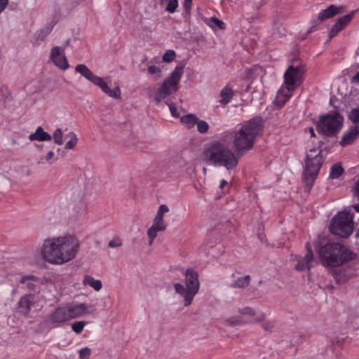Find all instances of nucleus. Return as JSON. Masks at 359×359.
I'll return each mask as SVG.
<instances>
[{
	"instance_id": "f257e3e1",
	"label": "nucleus",
	"mask_w": 359,
	"mask_h": 359,
	"mask_svg": "<svg viewBox=\"0 0 359 359\" xmlns=\"http://www.w3.org/2000/svg\"><path fill=\"white\" fill-rule=\"evenodd\" d=\"M80 242L73 235H65L44 241L41 254L45 260L53 264H62L74 259L79 250Z\"/></svg>"
},
{
	"instance_id": "f03ea898",
	"label": "nucleus",
	"mask_w": 359,
	"mask_h": 359,
	"mask_svg": "<svg viewBox=\"0 0 359 359\" xmlns=\"http://www.w3.org/2000/svg\"><path fill=\"white\" fill-rule=\"evenodd\" d=\"M264 128V119L257 116L241 123L239 128L233 132L226 131L220 134V139H233V147L237 156H243L252 149L257 137L261 135Z\"/></svg>"
},
{
	"instance_id": "7ed1b4c3",
	"label": "nucleus",
	"mask_w": 359,
	"mask_h": 359,
	"mask_svg": "<svg viewBox=\"0 0 359 359\" xmlns=\"http://www.w3.org/2000/svg\"><path fill=\"white\" fill-rule=\"evenodd\" d=\"M322 264L325 266H339L353 260L355 255L344 245L335 242L327 243L318 249Z\"/></svg>"
},
{
	"instance_id": "20e7f679",
	"label": "nucleus",
	"mask_w": 359,
	"mask_h": 359,
	"mask_svg": "<svg viewBox=\"0 0 359 359\" xmlns=\"http://www.w3.org/2000/svg\"><path fill=\"white\" fill-rule=\"evenodd\" d=\"M204 157L207 163L224 166L227 170L235 168L238 162L234 151L220 141L212 142L205 150Z\"/></svg>"
},
{
	"instance_id": "39448f33",
	"label": "nucleus",
	"mask_w": 359,
	"mask_h": 359,
	"mask_svg": "<svg viewBox=\"0 0 359 359\" xmlns=\"http://www.w3.org/2000/svg\"><path fill=\"white\" fill-rule=\"evenodd\" d=\"M343 122L344 118L338 112L328 113L320 116L316 121V130L326 137H333L340 132Z\"/></svg>"
},
{
	"instance_id": "423d86ee",
	"label": "nucleus",
	"mask_w": 359,
	"mask_h": 359,
	"mask_svg": "<svg viewBox=\"0 0 359 359\" xmlns=\"http://www.w3.org/2000/svg\"><path fill=\"white\" fill-rule=\"evenodd\" d=\"M316 151V149H310L306 156L303 182L308 189L312 187L324 162L322 151L313 156L312 153Z\"/></svg>"
},
{
	"instance_id": "0eeeda50",
	"label": "nucleus",
	"mask_w": 359,
	"mask_h": 359,
	"mask_svg": "<svg viewBox=\"0 0 359 359\" xmlns=\"http://www.w3.org/2000/svg\"><path fill=\"white\" fill-rule=\"evenodd\" d=\"M185 276L186 287L180 283H175L174 288L176 293L183 296L184 306H188L191 304L194 296L198 293L200 283L198 273L193 269H187Z\"/></svg>"
},
{
	"instance_id": "6e6552de",
	"label": "nucleus",
	"mask_w": 359,
	"mask_h": 359,
	"mask_svg": "<svg viewBox=\"0 0 359 359\" xmlns=\"http://www.w3.org/2000/svg\"><path fill=\"white\" fill-rule=\"evenodd\" d=\"M353 219L349 212H339L332 219L330 226L331 233L341 238H348L353 231Z\"/></svg>"
},
{
	"instance_id": "1a4fd4ad",
	"label": "nucleus",
	"mask_w": 359,
	"mask_h": 359,
	"mask_svg": "<svg viewBox=\"0 0 359 359\" xmlns=\"http://www.w3.org/2000/svg\"><path fill=\"white\" fill-rule=\"evenodd\" d=\"M75 71L81 74L94 85L100 87L108 96L114 99H121V90L118 86H116L113 90L110 89L107 83L105 82L102 77L95 75L86 65H77L75 67Z\"/></svg>"
},
{
	"instance_id": "9d476101",
	"label": "nucleus",
	"mask_w": 359,
	"mask_h": 359,
	"mask_svg": "<svg viewBox=\"0 0 359 359\" xmlns=\"http://www.w3.org/2000/svg\"><path fill=\"white\" fill-rule=\"evenodd\" d=\"M183 69L182 66H177L170 76L163 83L155 95V100L157 103L177 91V85L183 74Z\"/></svg>"
},
{
	"instance_id": "9b49d317",
	"label": "nucleus",
	"mask_w": 359,
	"mask_h": 359,
	"mask_svg": "<svg viewBox=\"0 0 359 359\" xmlns=\"http://www.w3.org/2000/svg\"><path fill=\"white\" fill-rule=\"evenodd\" d=\"M72 320L69 306H60L56 308L45 320V323L49 324L51 328L63 325L66 322Z\"/></svg>"
},
{
	"instance_id": "f8f14e48",
	"label": "nucleus",
	"mask_w": 359,
	"mask_h": 359,
	"mask_svg": "<svg viewBox=\"0 0 359 359\" xmlns=\"http://www.w3.org/2000/svg\"><path fill=\"white\" fill-rule=\"evenodd\" d=\"M304 71V65L301 62L296 65H290L283 75L285 85L291 87L292 86L295 88L300 84L301 79Z\"/></svg>"
},
{
	"instance_id": "ddd939ff",
	"label": "nucleus",
	"mask_w": 359,
	"mask_h": 359,
	"mask_svg": "<svg viewBox=\"0 0 359 359\" xmlns=\"http://www.w3.org/2000/svg\"><path fill=\"white\" fill-rule=\"evenodd\" d=\"M344 10L345 9L343 6L331 5L326 9L321 11L318 14V19L313 22V25H311L307 32L311 33L316 31L318 29V26L320 22L326 19L331 18L337 14L343 13Z\"/></svg>"
},
{
	"instance_id": "4468645a",
	"label": "nucleus",
	"mask_w": 359,
	"mask_h": 359,
	"mask_svg": "<svg viewBox=\"0 0 359 359\" xmlns=\"http://www.w3.org/2000/svg\"><path fill=\"white\" fill-rule=\"evenodd\" d=\"M65 47L55 46L50 51V59L54 65L58 68L66 70L69 68V65L67 57L65 55Z\"/></svg>"
},
{
	"instance_id": "2eb2a0df",
	"label": "nucleus",
	"mask_w": 359,
	"mask_h": 359,
	"mask_svg": "<svg viewBox=\"0 0 359 359\" xmlns=\"http://www.w3.org/2000/svg\"><path fill=\"white\" fill-rule=\"evenodd\" d=\"M36 301V296L35 294H25L19 299L17 304V312L24 316L28 315Z\"/></svg>"
},
{
	"instance_id": "dca6fc26",
	"label": "nucleus",
	"mask_w": 359,
	"mask_h": 359,
	"mask_svg": "<svg viewBox=\"0 0 359 359\" xmlns=\"http://www.w3.org/2000/svg\"><path fill=\"white\" fill-rule=\"evenodd\" d=\"M239 313L244 318L245 323H257L262 322L265 318L264 313H260L257 315L255 309L249 306L240 309Z\"/></svg>"
},
{
	"instance_id": "f3484780",
	"label": "nucleus",
	"mask_w": 359,
	"mask_h": 359,
	"mask_svg": "<svg viewBox=\"0 0 359 359\" xmlns=\"http://www.w3.org/2000/svg\"><path fill=\"white\" fill-rule=\"evenodd\" d=\"M67 305L69 306V311L72 319L81 317L85 314L91 313L95 310L94 306L88 305L85 303Z\"/></svg>"
},
{
	"instance_id": "a211bd4d",
	"label": "nucleus",
	"mask_w": 359,
	"mask_h": 359,
	"mask_svg": "<svg viewBox=\"0 0 359 359\" xmlns=\"http://www.w3.org/2000/svg\"><path fill=\"white\" fill-rule=\"evenodd\" d=\"M306 248L307 250L306 254L304 257L298 259L297 264L294 266L295 269L299 271L306 269L310 270L312 266L313 254L309 243H306Z\"/></svg>"
},
{
	"instance_id": "6ab92c4d",
	"label": "nucleus",
	"mask_w": 359,
	"mask_h": 359,
	"mask_svg": "<svg viewBox=\"0 0 359 359\" xmlns=\"http://www.w3.org/2000/svg\"><path fill=\"white\" fill-rule=\"evenodd\" d=\"M166 227L167 225L165 224L164 219L154 217L153 224L147 232L149 238V244L150 245L153 243L154 240L157 237L158 232L165 231Z\"/></svg>"
},
{
	"instance_id": "aec40b11",
	"label": "nucleus",
	"mask_w": 359,
	"mask_h": 359,
	"mask_svg": "<svg viewBox=\"0 0 359 359\" xmlns=\"http://www.w3.org/2000/svg\"><path fill=\"white\" fill-rule=\"evenodd\" d=\"M359 137V125L351 127L343 135L340 144L345 147L352 144Z\"/></svg>"
},
{
	"instance_id": "412c9836",
	"label": "nucleus",
	"mask_w": 359,
	"mask_h": 359,
	"mask_svg": "<svg viewBox=\"0 0 359 359\" xmlns=\"http://www.w3.org/2000/svg\"><path fill=\"white\" fill-rule=\"evenodd\" d=\"M39 278L33 275L22 276L19 280L20 284L25 285V288L29 292H35L37 286L35 282H39Z\"/></svg>"
},
{
	"instance_id": "4be33fe9",
	"label": "nucleus",
	"mask_w": 359,
	"mask_h": 359,
	"mask_svg": "<svg viewBox=\"0 0 359 359\" xmlns=\"http://www.w3.org/2000/svg\"><path fill=\"white\" fill-rule=\"evenodd\" d=\"M234 90L229 86H225L219 93V97L218 102L220 105L224 107L228 104L234 96Z\"/></svg>"
},
{
	"instance_id": "5701e85b",
	"label": "nucleus",
	"mask_w": 359,
	"mask_h": 359,
	"mask_svg": "<svg viewBox=\"0 0 359 359\" xmlns=\"http://www.w3.org/2000/svg\"><path fill=\"white\" fill-rule=\"evenodd\" d=\"M52 139V136L45 132L41 126H39L36 131L34 133H32L29 136V140L30 141H50Z\"/></svg>"
},
{
	"instance_id": "b1692460",
	"label": "nucleus",
	"mask_w": 359,
	"mask_h": 359,
	"mask_svg": "<svg viewBox=\"0 0 359 359\" xmlns=\"http://www.w3.org/2000/svg\"><path fill=\"white\" fill-rule=\"evenodd\" d=\"M294 90V87L285 85L278 91L277 95L278 102L283 105L287 100L292 96V93Z\"/></svg>"
},
{
	"instance_id": "393cba45",
	"label": "nucleus",
	"mask_w": 359,
	"mask_h": 359,
	"mask_svg": "<svg viewBox=\"0 0 359 359\" xmlns=\"http://www.w3.org/2000/svg\"><path fill=\"white\" fill-rule=\"evenodd\" d=\"M84 285H89L93 287L95 291H100L102 287V283L100 280H95L90 276H86L83 280Z\"/></svg>"
},
{
	"instance_id": "a878e982",
	"label": "nucleus",
	"mask_w": 359,
	"mask_h": 359,
	"mask_svg": "<svg viewBox=\"0 0 359 359\" xmlns=\"http://www.w3.org/2000/svg\"><path fill=\"white\" fill-rule=\"evenodd\" d=\"M250 279L251 278L249 275L245 276L244 277H241L231 284V287L245 288L249 285Z\"/></svg>"
},
{
	"instance_id": "bb28decb",
	"label": "nucleus",
	"mask_w": 359,
	"mask_h": 359,
	"mask_svg": "<svg viewBox=\"0 0 359 359\" xmlns=\"http://www.w3.org/2000/svg\"><path fill=\"white\" fill-rule=\"evenodd\" d=\"M182 123L185 124L188 128H193L197 123L198 118L193 114H189L180 118Z\"/></svg>"
},
{
	"instance_id": "cd10ccee",
	"label": "nucleus",
	"mask_w": 359,
	"mask_h": 359,
	"mask_svg": "<svg viewBox=\"0 0 359 359\" xmlns=\"http://www.w3.org/2000/svg\"><path fill=\"white\" fill-rule=\"evenodd\" d=\"M344 172V168L339 164H334L331 167L330 177L332 179L339 178Z\"/></svg>"
},
{
	"instance_id": "c85d7f7f",
	"label": "nucleus",
	"mask_w": 359,
	"mask_h": 359,
	"mask_svg": "<svg viewBox=\"0 0 359 359\" xmlns=\"http://www.w3.org/2000/svg\"><path fill=\"white\" fill-rule=\"evenodd\" d=\"M225 324L229 326H238L245 324L242 316H233L225 320Z\"/></svg>"
},
{
	"instance_id": "c756f323",
	"label": "nucleus",
	"mask_w": 359,
	"mask_h": 359,
	"mask_svg": "<svg viewBox=\"0 0 359 359\" xmlns=\"http://www.w3.org/2000/svg\"><path fill=\"white\" fill-rule=\"evenodd\" d=\"M66 137H69L70 140L65 144V148L66 149H72L76 145L78 142V138L74 133L70 132L66 135Z\"/></svg>"
},
{
	"instance_id": "7c9ffc66",
	"label": "nucleus",
	"mask_w": 359,
	"mask_h": 359,
	"mask_svg": "<svg viewBox=\"0 0 359 359\" xmlns=\"http://www.w3.org/2000/svg\"><path fill=\"white\" fill-rule=\"evenodd\" d=\"M207 24L212 28L218 27L221 29H224L225 24L222 20L216 18L215 16L211 17L208 19Z\"/></svg>"
},
{
	"instance_id": "2f4dec72",
	"label": "nucleus",
	"mask_w": 359,
	"mask_h": 359,
	"mask_svg": "<svg viewBox=\"0 0 359 359\" xmlns=\"http://www.w3.org/2000/svg\"><path fill=\"white\" fill-rule=\"evenodd\" d=\"M353 14H354V12L352 11L341 18H339L336 23L338 24L339 25H340L341 27H342V29L351 20V19L353 18Z\"/></svg>"
},
{
	"instance_id": "473e14b6",
	"label": "nucleus",
	"mask_w": 359,
	"mask_h": 359,
	"mask_svg": "<svg viewBox=\"0 0 359 359\" xmlns=\"http://www.w3.org/2000/svg\"><path fill=\"white\" fill-rule=\"evenodd\" d=\"M348 117L353 123H359V106L353 108L349 112Z\"/></svg>"
},
{
	"instance_id": "72a5a7b5",
	"label": "nucleus",
	"mask_w": 359,
	"mask_h": 359,
	"mask_svg": "<svg viewBox=\"0 0 359 359\" xmlns=\"http://www.w3.org/2000/svg\"><path fill=\"white\" fill-rule=\"evenodd\" d=\"M196 125L197 126V130L200 133H205L209 129L208 123L205 121L200 120L198 118Z\"/></svg>"
},
{
	"instance_id": "f704fd0d",
	"label": "nucleus",
	"mask_w": 359,
	"mask_h": 359,
	"mask_svg": "<svg viewBox=\"0 0 359 359\" xmlns=\"http://www.w3.org/2000/svg\"><path fill=\"white\" fill-rule=\"evenodd\" d=\"M53 137L54 142L57 144L62 145L64 143L63 133L60 128H57L55 130Z\"/></svg>"
},
{
	"instance_id": "c9c22d12",
	"label": "nucleus",
	"mask_w": 359,
	"mask_h": 359,
	"mask_svg": "<svg viewBox=\"0 0 359 359\" xmlns=\"http://www.w3.org/2000/svg\"><path fill=\"white\" fill-rule=\"evenodd\" d=\"M87 324L86 321L75 322L72 325V330L76 334H80L83 330L84 326Z\"/></svg>"
},
{
	"instance_id": "e433bc0d",
	"label": "nucleus",
	"mask_w": 359,
	"mask_h": 359,
	"mask_svg": "<svg viewBox=\"0 0 359 359\" xmlns=\"http://www.w3.org/2000/svg\"><path fill=\"white\" fill-rule=\"evenodd\" d=\"M0 93H1V97L3 98V100L5 102L7 101H10L11 100V93L6 86H1Z\"/></svg>"
},
{
	"instance_id": "4c0bfd02",
	"label": "nucleus",
	"mask_w": 359,
	"mask_h": 359,
	"mask_svg": "<svg viewBox=\"0 0 359 359\" xmlns=\"http://www.w3.org/2000/svg\"><path fill=\"white\" fill-rule=\"evenodd\" d=\"M165 104L168 106L170 113L172 116L178 118L180 114L178 112L175 104L172 102L166 101Z\"/></svg>"
},
{
	"instance_id": "58836bf2",
	"label": "nucleus",
	"mask_w": 359,
	"mask_h": 359,
	"mask_svg": "<svg viewBox=\"0 0 359 359\" xmlns=\"http://www.w3.org/2000/svg\"><path fill=\"white\" fill-rule=\"evenodd\" d=\"M169 211V208L166 205H161L158 208V210L157 211L156 218H158L161 219H163V215L165 213L168 212Z\"/></svg>"
},
{
	"instance_id": "ea45409f",
	"label": "nucleus",
	"mask_w": 359,
	"mask_h": 359,
	"mask_svg": "<svg viewBox=\"0 0 359 359\" xmlns=\"http://www.w3.org/2000/svg\"><path fill=\"white\" fill-rule=\"evenodd\" d=\"M178 7V1L177 0H170L166 8L165 11L169 13H174L176 11V8Z\"/></svg>"
},
{
	"instance_id": "a19ab883",
	"label": "nucleus",
	"mask_w": 359,
	"mask_h": 359,
	"mask_svg": "<svg viewBox=\"0 0 359 359\" xmlns=\"http://www.w3.org/2000/svg\"><path fill=\"white\" fill-rule=\"evenodd\" d=\"M175 57V53L172 50H168L165 52L163 57V61L166 62H170L174 60Z\"/></svg>"
},
{
	"instance_id": "79ce46f5",
	"label": "nucleus",
	"mask_w": 359,
	"mask_h": 359,
	"mask_svg": "<svg viewBox=\"0 0 359 359\" xmlns=\"http://www.w3.org/2000/svg\"><path fill=\"white\" fill-rule=\"evenodd\" d=\"M91 354V350L88 348H83L79 351V357L81 359H88Z\"/></svg>"
},
{
	"instance_id": "37998d69",
	"label": "nucleus",
	"mask_w": 359,
	"mask_h": 359,
	"mask_svg": "<svg viewBox=\"0 0 359 359\" xmlns=\"http://www.w3.org/2000/svg\"><path fill=\"white\" fill-rule=\"evenodd\" d=\"M121 245H122V240L118 237L113 238L108 243V246L111 248L119 247Z\"/></svg>"
},
{
	"instance_id": "c03bdc74",
	"label": "nucleus",
	"mask_w": 359,
	"mask_h": 359,
	"mask_svg": "<svg viewBox=\"0 0 359 359\" xmlns=\"http://www.w3.org/2000/svg\"><path fill=\"white\" fill-rule=\"evenodd\" d=\"M46 36H45L44 34H43V32L41 31H39L35 36L34 44L39 46L41 44V42L44 41Z\"/></svg>"
},
{
	"instance_id": "a18cd8bd",
	"label": "nucleus",
	"mask_w": 359,
	"mask_h": 359,
	"mask_svg": "<svg viewBox=\"0 0 359 359\" xmlns=\"http://www.w3.org/2000/svg\"><path fill=\"white\" fill-rule=\"evenodd\" d=\"M193 0H184L183 7L187 13H189L192 6Z\"/></svg>"
},
{
	"instance_id": "49530a36",
	"label": "nucleus",
	"mask_w": 359,
	"mask_h": 359,
	"mask_svg": "<svg viewBox=\"0 0 359 359\" xmlns=\"http://www.w3.org/2000/svg\"><path fill=\"white\" fill-rule=\"evenodd\" d=\"M161 70L160 67L156 66V65H151L148 67V72L150 74H159L161 73Z\"/></svg>"
},
{
	"instance_id": "de8ad7c7",
	"label": "nucleus",
	"mask_w": 359,
	"mask_h": 359,
	"mask_svg": "<svg viewBox=\"0 0 359 359\" xmlns=\"http://www.w3.org/2000/svg\"><path fill=\"white\" fill-rule=\"evenodd\" d=\"M262 327L266 331H271V330L274 327V324L273 322H270V321L264 322L262 323Z\"/></svg>"
},
{
	"instance_id": "09e8293b",
	"label": "nucleus",
	"mask_w": 359,
	"mask_h": 359,
	"mask_svg": "<svg viewBox=\"0 0 359 359\" xmlns=\"http://www.w3.org/2000/svg\"><path fill=\"white\" fill-rule=\"evenodd\" d=\"M353 195L359 199V178L353 188Z\"/></svg>"
},
{
	"instance_id": "8fccbe9b",
	"label": "nucleus",
	"mask_w": 359,
	"mask_h": 359,
	"mask_svg": "<svg viewBox=\"0 0 359 359\" xmlns=\"http://www.w3.org/2000/svg\"><path fill=\"white\" fill-rule=\"evenodd\" d=\"M52 28L51 27H44L43 29H41L40 31L43 32V34L45 35V36H47L50 32H51Z\"/></svg>"
},
{
	"instance_id": "3c124183",
	"label": "nucleus",
	"mask_w": 359,
	"mask_h": 359,
	"mask_svg": "<svg viewBox=\"0 0 359 359\" xmlns=\"http://www.w3.org/2000/svg\"><path fill=\"white\" fill-rule=\"evenodd\" d=\"M351 82L353 83H359V72H358L352 78Z\"/></svg>"
},
{
	"instance_id": "603ef678",
	"label": "nucleus",
	"mask_w": 359,
	"mask_h": 359,
	"mask_svg": "<svg viewBox=\"0 0 359 359\" xmlns=\"http://www.w3.org/2000/svg\"><path fill=\"white\" fill-rule=\"evenodd\" d=\"M339 32H337L336 29H334L333 27H332L331 30L329 32V38L330 39L333 38L334 36H336Z\"/></svg>"
},
{
	"instance_id": "864d4df0",
	"label": "nucleus",
	"mask_w": 359,
	"mask_h": 359,
	"mask_svg": "<svg viewBox=\"0 0 359 359\" xmlns=\"http://www.w3.org/2000/svg\"><path fill=\"white\" fill-rule=\"evenodd\" d=\"M53 156H54V152L53 151H50L46 156V160L50 161Z\"/></svg>"
},
{
	"instance_id": "5fc2aeb1",
	"label": "nucleus",
	"mask_w": 359,
	"mask_h": 359,
	"mask_svg": "<svg viewBox=\"0 0 359 359\" xmlns=\"http://www.w3.org/2000/svg\"><path fill=\"white\" fill-rule=\"evenodd\" d=\"M8 6V4L0 2V14L5 10L6 6Z\"/></svg>"
},
{
	"instance_id": "6e6d98bb",
	"label": "nucleus",
	"mask_w": 359,
	"mask_h": 359,
	"mask_svg": "<svg viewBox=\"0 0 359 359\" xmlns=\"http://www.w3.org/2000/svg\"><path fill=\"white\" fill-rule=\"evenodd\" d=\"M334 29L337 30V32H340L342 29V27H340L338 24L335 22V24L332 27Z\"/></svg>"
},
{
	"instance_id": "4d7b16f0",
	"label": "nucleus",
	"mask_w": 359,
	"mask_h": 359,
	"mask_svg": "<svg viewBox=\"0 0 359 359\" xmlns=\"http://www.w3.org/2000/svg\"><path fill=\"white\" fill-rule=\"evenodd\" d=\"M227 184V182L225 180H222L220 182L219 188L223 189Z\"/></svg>"
},
{
	"instance_id": "13d9d810",
	"label": "nucleus",
	"mask_w": 359,
	"mask_h": 359,
	"mask_svg": "<svg viewBox=\"0 0 359 359\" xmlns=\"http://www.w3.org/2000/svg\"><path fill=\"white\" fill-rule=\"evenodd\" d=\"M309 131H310V133H311V137H315L316 134H315L313 128H310Z\"/></svg>"
},
{
	"instance_id": "bf43d9fd",
	"label": "nucleus",
	"mask_w": 359,
	"mask_h": 359,
	"mask_svg": "<svg viewBox=\"0 0 359 359\" xmlns=\"http://www.w3.org/2000/svg\"><path fill=\"white\" fill-rule=\"evenodd\" d=\"M353 207L356 212H359V203L354 205Z\"/></svg>"
},
{
	"instance_id": "052dcab7",
	"label": "nucleus",
	"mask_w": 359,
	"mask_h": 359,
	"mask_svg": "<svg viewBox=\"0 0 359 359\" xmlns=\"http://www.w3.org/2000/svg\"><path fill=\"white\" fill-rule=\"evenodd\" d=\"M0 2L8 4V0H0Z\"/></svg>"
}]
</instances>
